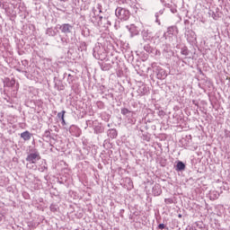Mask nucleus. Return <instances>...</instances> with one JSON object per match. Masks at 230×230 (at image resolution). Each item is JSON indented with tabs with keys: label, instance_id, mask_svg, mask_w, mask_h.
I'll use <instances>...</instances> for the list:
<instances>
[{
	"label": "nucleus",
	"instance_id": "10",
	"mask_svg": "<svg viewBox=\"0 0 230 230\" xmlns=\"http://www.w3.org/2000/svg\"><path fill=\"white\" fill-rule=\"evenodd\" d=\"M108 136L111 137V139H116L118 137V131L114 128L108 130Z\"/></svg>",
	"mask_w": 230,
	"mask_h": 230
},
{
	"label": "nucleus",
	"instance_id": "37",
	"mask_svg": "<svg viewBox=\"0 0 230 230\" xmlns=\"http://www.w3.org/2000/svg\"><path fill=\"white\" fill-rule=\"evenodd\" d=\"M109 24H111L109 22H108Z\"/></svg>",
	"mask_w": 230,
	"mask_h": 230
},
{
	"label": "nucleus",
	"instance_id": "8",
	"mask_svg": "<svg viewBox=\"0 0 230 230\" xmlns=\"http://www.w3.org/2000/svg\"><path fill=\"white\" fill-rule=\"evenodd\" d=\"M163 193V190H161V187L159 185H155L153 187V195L155 197H159Z\"/></svg>",
	"mask_w": 230,
	"mask_h": 230
},
{
	"label": "nucleus",
	"instance_id": "4",
	"mask_svg": "<svg viewBox=\"0 0 230 230\" xmlns=\"http://www.w3.org/2000/svg\"><path fill=\"white\" fill-rule=\"evenodd\" d=\"M59 30L62 33L67 35V33H71V31H73V27L69 23H63L59 25Z\"/></svg>",
	"mask_w": 230,
	"mask_h": 230
},
{
	"label": "nucleus",
	"instance_id": "28",
	"mask_svg": "<svg viewBox=\"0 0 230 230\" xmlns=\"http://www.w3.org/2000/svg\"><path fill=\"white\" fill-rule=\"evenodd\" d=\"M22 66H28V61L27 60L22 61Z\"/></svg>",
	"mask_w": 230,
	"mask_h": 230
},
{
	"label": "nucleus",
	"instance_id": "23",
	"mask_svg": "<svg viewBox=\"0 0 230 230\" xmlns=\"http://www.w3.org/2000/svg\"><path fill=\"white\" fill-rule=\"evenodd\" d=\"M159 14L163 15V10H161V11H159V13H155L156 22H157V19L159 18Z\"/></svg>",
	"mask_w": 230,
	"mask_h": 230
},
{
	"label": "nucleus",
	"instance_id": "3",
	"mask_svg": "<svg viewBox=\"0 0 230 230\" xmlns=\"http://www.w3.org/2000/svg\"><path fill=\"white\" fill-rule=\"evenodd\" d=\"M98 12V10H96V8L93 9V17L91 18V22L94 24L95 21L94 19H96V16L98 17L99 21L97 22L98 26H102V24H103V22L102 21H107V18H103V16H100V14L96 13Z\"/></svg>",
	"mask_w": 230,
	"mask_h": 230
},
{
	"label": "nucleus",
	"instance_id": "24",
	"mask_svg": "<svg viewBox=\"0 0 230 230\" xmlns=\"http://www.w3.org/2000/svg\"><path fill=\"white\" fill-rule=\"evenodd\" d=\"M158 229H166V226L164 224L158 225Z\"/></svg>",
	"mask_w": 230,
	"mask_h": 230
},
{
	"label": "nucleus",
	"instance_id": "15",
	"mask_svg": "<svg viewBox=\"0 0 230 230\" xmlns=\"http://www.w3.org/2000/svg\"><path fill=\"white\" fill-rule=\"evenodd\" d=\"M131 112L132 111L127 108L121 109V114H123V116H128Z\"/></svg>",
	"mask_w": 230,
	"mask_h": 230
},
{
	"label": "nucleus",
	"instance_id": "2",
	"mask_svg": "<svg viewBox=\"0 0 230 230\" xmlns=\"http://www.w3.org/2000/svg\"><path fill=\"white\" fill-rule=\"evenodd\" d=\"M31 152V153L27 155L26 161L31 164H35L37 161H40V153H39L37 149H32Z\"/></svg>",
	"mask_w": 230,
	"mask_h": 230
},
{
	"label": "nucleus",
	"instance_id": "5",
	"mask_svg": "<svg viewBox=\"0 0 230 230\" xmlns=\"http://www.w3.org/2000/svg\"><path fill=\"white\" fill-rule=\"evenodd\" d=\"M155 73L158 80H164V78L168 76V74H166V70L163 69L161 66H158L156 68Z\"/></svg>",
	"mask_w": 230,
	"mask_h": 230
},
{
	"label": "nucleus",
	"instance_id": "32",
	"mask_svg": "<svg viewBox=\"0 0 230 230\" xmlns=\"http://www.w3.org/2000/svg\"><path fill=\"white\" fill-rule=\"evenodd\" d=\"M144 49H146V51H150L148 50V47H145Z\"/></svg>",
	"mask_w": 230,
	"mask_h": 230
},
{
	"label": "nucleus",
	"instance_id": "33",
	"mask_svg": "<svg viewBox=\"0 0 230 230\" xmlns=\"http://www.w3.org/2000/svg\"><path fill=\"white\" fill-rule=\"evenodd\" d=\"M61 120H62L63 125L66 124V120L64 119V118Z\"/></svg>",
	"mask_w": 230,
	"mask_h": 230
},
{
	"label": "nucleus",
	"instance_id": "1",
	"mask_svg": "<svg viewBox=\"0 0 230 230\" xmlns=\"http://www.w3.org/2000/svg\"><path fill=\"white\" fill-rule=\"evenodd\" d=\"M115 15H117L118 19H120V21H128L130 12L125 8L118 7L115 11Z\"/></svg>",
	"mask_w": 230,
	"mask_h": 230
},
{
	"label": "nucleus",
	"instance_id": "18",
	"mask_svg": "<svg viewBox=\"0 0 230 230\" xmlns=\"http://www.w3.org/2000/svg\"><path fill=\"white\" fill-rule=\"evenodd\" d=\"M13 85H15V81L13 79L7 83V87H13Z\"/></svg>",
	"mask_w": 230,
	"mask_h": 230
},
{
	"label": "nucleus",
	"instance_id": "35",
	"mask_svg": "<svg viewBox=\"0 0 230 230\" xmlns=\"http://www.w3.org/2000/svg\"><path fill=\"white\" fill-rule=\"evenodd\" d=\"M181 217H182V215L180 214V215H179V218H181Z\"/></svg>",
	"mask_w": 230,
	"mask_h": 230
},
{
	"label": "nucleus",
	"instance_id": "12",
	"mask_svg": "<svg viewBox=\"0 0 230 230\" xmlns=\"http://www.w3.org/2000/svg\"><path fill=\"white\" fill-rule=\"evenodd\" d=\"M46 33L49 35V37H55L57 35V31L53 29H48Z\"/></svg>",
	"mask_w": 230,
	"mask_h": 230
},
{
	"label": "nucleus",
	"instance_id": "31",
	"mask_svg": "<svg viewBox=\"0 0 230 230\" xmlns=\"http://www.w3.org/2000/svg\"><path fill=\"white\" fill-rule=\"evenodd\" d=\"M188 33H190V35H195V32L193 31H188Z\"/></svg>",
	"mask_w": 230,
	"mask_h": 230
},
{
	"label": "nucleus",
	"instance_id": "13",
	"mask_svg": "<svg viewBox=\"0 0 230 230\" xmlns=\"http://www.w3.org/2000/svg\"><path fill=\"white\" fill-rule=\"evenodd\" d=\"M181 55H184V57H188L190 55V50H188L187 47H184L181 50Z\"/></svg>",
	"mask_w": 230,
	"mask_h": 230
},
{
	"label": "nucleus",
	"instance_id": "9",
	"mask_svg": "<svg viewBox=\"0 0 230 230\" xmlns=\"http://www.w3.org/2000/svg\"><path fill=\"white\" fill-rule=\"evenodd\" d=\"M176 172H184L186 170V164L181 161H179L175 167Z\"/></svg>",
	"mask_w": 230,
	"mask_h": 230
},
{
	"label": "nucleus",
	"instance_id": "34",
	"mask_svg": "<svg viewBox=\"0 0 230 230\" xmlns=\"http://www.w3.org/2000/svg\"><path fill=\"white\" fill-rule=\"evenodd\" d=\"M214 199H218V196L216 195V196L214 197Z\"/></svg>",
	"mask_w": 230,
	"mask_h": 230
},
{
	"label": "nucleus",
	"instance_id": "36",
	"mask_svg": "<svg viewBox=\"0 0 230 230\" xmlns=\"http://www.w3.org/2000/svg\"><path fill=\"white\" fill-rule=\"evenodd\" d=\"M61 1H63L64 3H66V1H67V0H61Z\"/></svg>",
	"mask_w": 230,
	"mask_h": 230
},
{
	"label": "nucleus",
	"instance_id": "20",
	"mask_svg": "<svg viewBox=\"0 0 230 230\" xmlns=\"http://www.w3.org/2000/svg\"><path fill=\"white\" fill-rule=\"evenodd\" d=\"M94 132H95V134H102V128H100V127L95 128Z\"/></svg>",
	"mask_w": 230,
	"mask_h": 230
},
{
	"label": "nucleus",
	"instance_id": "17",
	"mask_svg": "<svg viewBox=\"0 0 230 230\" xmlns=\"http://www.w3.org/2000/svg\"><path fill=\"white\" fill-rule=\"evenodd\" d=\"M66 114V111H62V112L58 113V118L60 119H64V115Z\"/></svg>",
	"mask_w": 230,
	"mask_h": 230
},
{
	"label": "nucleus",
	"instance_id": "29",
	"mask_svg": "<svg viewBox=\"0 0 230 230\" xmlns=\"http://www.w3.org/2000/svg\"><path fill=\"white\" fill-rule=\"evenodd\" d=\"M172 13H177V9H171Z\"/></svg>",
	"mask_w": 230,
	"mask_h": 230
},
{
	"label": "nucleus",
	"instance_id": "7",
	"mask_svg": "<svg viewBox=\"0 0 230 230\" xmlns=\"http://www.w3.org/2000/svg\"><path fill=\"white\" fill-rule=\"evenodd\" d=\"M20 136H21L22 139H23V141H30V139H31V133H30V131H28V130L21 133Z\"/></svg>",
	"mask_w": 230,
	"mask_h": 230
},
{
	"label": "nucleus",
	"instance_id": "27",
	"mask_svg": "<svg viewBox=\"0 0 230 230\" xmlns=\"http://www.w3.org/2000/svg\"><path fill=\"white\" fill-rule=\"evenodd\" d=\"M164 53H170V49H168V47H165L164 49Z\"/></svg>",
	"mask_w": 230,
	"mask_h": 230
},
{
	"label": "nucleus",
	"instance_id": "16",
	"mask_svg": "<svg viewBox=\"0 0 230 230\" xmlns=\"http://www.w3.org/2000/svg\"><path fill=\"white\" fill-rule=\"evenodd\" d=\"M60 42L63 46H67V39L61 37L60 38Z\"/></svg>",
	"mask_w": 230,
	"mask_h": 230
},
{
	"label": "nucleus",
	"instance_id": "11",
	"mask_svg": "<svg viewBox=\"0 0 230 230\" xmlns=\"http://www.w3.org/2000/svg\"><path fill=\"white\" fill-rule=\"evenodd\" d=\"M101 68L102 71H110L112 68V66L111 64H102Z\"/></svg>",
	"mask_w": 230,
	"mask_h": 230
},
{
	"label": "nucleus",
	"instance_id": "21",
	"mask_svg": "<svg viewBox=\"0 0 230 230\" xmlns=\"http://www.w3.org/2000/svg\"><path fill=\"white\" fill-rule=\"evenodd\" d=\"M50 136H51V132H49V130H46L44 132V137H50Z\"/></svg>",
	"mask_w": 230,
	"mask_h": 230
},
{
	"label": "nucleus",
	"instance_id": "22",
	"mask_svg": "<svg viewBox=\"0 0 230 230\" xmlns=\"http://www.w3.org/2000/svg\"><path fill=\"white\" fill-rule=\"evenodd\" d=\"M164 202H165V204H173V199H165Z\"/></svg>",
	"mask_w": 230,
	"mask_h": 230
},
{
	"label": "nucleus",
	"instance_id": "26",
	"mask_svg": "<svg viewBox=\"0 0 230 230\" xmlns=\"http://www.w3.org/2000/svg\"><path fill=\"white\" fill-rule=\"evenodd\" d=\"M50 211H57V207H55V205H51Z\"/></svg>",
	"mask_w": 230,
	"mask_h": 230
},
{
	"label": "nucleus",
	"instance_id": "25",
	"mask_svg": "<svg viewBox=\"0 0 230 230\" xmlns=\"http://www.w3.org/2000/svg\"><path fill=\"white\" fill-rule=\"evenodd\" d=\"M97 10H99V13H102V4H97Z\"/></svg>",
	"mask_w": 230,
	"mask_h": 230
},
{
	"label": "nucleus",
	"instance_id": "6",
	"mask_svg": "<svg viewBox=\"0 0 230 230\" xmlns=\"http://www.w3.org/2000/svg\"><path fill=\"white\" fill-rule=\"evenodd\" d=\"M128 31L131 34V37H135V35H138L139 34V31H137V27H136V25L131 24L130 26H127Z\"/></svg>",
	"mask_w": 230,
	"mask_h": 230
},
{
	"label": "nucleus",
	"instance_id": "19",
	"mask_svg": "<svg viewBox=\"0 0 230 230\" xmlns=\"http://www.w3.org/2000/svg\"><path fill=\"white\" fill-rule=\"evenodd\" d=\"M74 77L71 74L68 75V77H67V82L68 84H73V81H74Z\"/></svg>",
	"mask_w": 230,
	"mask_h": 230
},
{
	"label": "nucleus",
	"instance_id": "30",
	"mask_svg": "<svg viewBox=\"0 0 230 230\" xmlns=\"http://www.w3.org/2000/svg\"><path fill=\"white\" fill-rule=\"evenodd\" d=\"M40 170H41V172H44V170H48V167L43 166V167L40 168Z\"/></svg>",
	"mask_w": 230,
	"mask_h": 230
},
{
	"label": "nucleus",
	"instance_id": "14",
	"mask_svg": "<svg viewBox=\"0 0 230 230\" xmlns=\"http://www.w3.org/2000/svg\"><path fill=\"white\" fill-rule=\"evenodd\" d=\"M175 30H177V27L171 26L167 29V33H169V35H173V32L175 31Z\"/></svg>",
	"mask_w": 230,
	"mask_h": 230
}]
</instances>
